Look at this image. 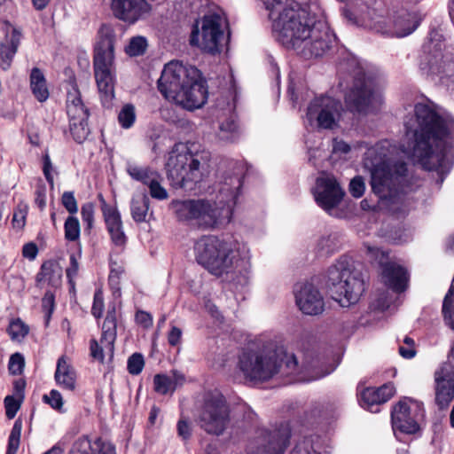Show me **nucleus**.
<instances>
[{
  "label": "nucleus",
  "instance_id": "bb28decb",
  "mask_svg": "<svg viewBox=\"0 0 454 454\" xmlns=\"http://www.w3.org/2000/svg\"><path fill=\"white\" fill-rule=\"evenodd\" d=\"M67 113L69 120L82 121L89 118V110L85 106L76 85H73L67 92Z\"/></svg>",
  "mask_w": 454,
  "mask_h": 454
},
{
  "label": "nucleus",
  "instance_id": "7c9ffc66",
  "mask_svg": "<svg viewBox=\"0 0 454 454\" xmlns=\"http://www.w3.org/2000/svg\"><path fill=\"white\" fill-rule=\"evenodd\" d=\"M320 447L318 435L304 436L296 442L291 454H319Z\"/></svg>",
  "mask_w": 454,
  "mask_h": 454
},
{
  "label": "nucleus",
  "instance_id": "6e6d98bb",
  "mask_svg": "<svg viewBox=\"0 0 454 454\" xmlns=\"http://www.w3.org/2000/svg\"><path fill=\"white\" fill-rule=\"evenodd\" d=\"M5 414L8 419H13L20 408V402L12 395L4 398Z\"/></svg>",
  "mask_w": 454,
  "mask_h": 454
},
{
  "label": "nucleus",
  "instance_id": "20e7f679",
  "mask_svg": "<svg viewBox=\"0 0 454 454\" xmlns=\"http://www.w3.org/2000/svg\"><path fill=\"white\" fill-rule=\"evenodd\" d=\"M158 90L167 100L190 111L201 107L207 98L200 70L178 60L165 65Z\"/></svg>",
  "mask_w": 454,
  "mask_h": 454
},
{
  "label": "nucleus",
  "instance_id": "69168bd1",
  "mask_svg": "<svg viewBox=\"0 0 454 454\" xmlns=\"http://www.w3.org/2000/svg\"><path fill=\"white\" fill-rule=\"evenodd\" d=\"M102 330L111 333H116V317L114 308L107 312L104 320Z\"/></svg>",
  "mask_w": 454,
  "mask_h": 454
},
{
  "label": "nucleus",
  "instance_id": "a878e982",
  "mask_svg": "<svg viewBox=\"0 0 454 454\" xmlns=\"http://www.w3.org/2000/svg\"><path fill=\"white\" fill-rule=\"evenodd\" d=\"M54 378L57 384L62 388L69 391L75 389L76 373L66 356H61L58 359Z\"/></svg>",
  "mask_w": 454,
  "mask_h": 454
},
{
  "label": "nucleus",
  "instance_id": "f03ea898",
  "mask_svg": "<svg viewBox=\"0 0 454 454\" xmlns=\"http://www.w3.org/2000/svg\"><path fill=\"white\" fill-rule=\"evenodd\" d=\"M272 21L276 39L304 58L320 57L334 35L325 23L316 20L294 0H262Z\"/></svg>",
  "mask_w": 454,
  "mask_h": 454
},
{
  "label": "nucleus",
  "instance_id": "a211bd4d",
  "mask_svg": "<svg viewBox=\"0 0 454 454\" xmlns=\"http://www.w3.org/2000/svg\"><path fill=\"white\" fill-rule=\"evenodd\" d=\"M434 403L446 410L454 400V366L442 363L434 372Z\"/></svg>",
  "mask_w": 454,
  "mask_h": 454
},
{
  "label": "nucleus",
  "instance_id": "4468645a",
  "mask_svg": "<svg viewBox=\"0 0 454 454\" xmlns=\"http://www.w3.org/2000/svg\"><path fill=\"white\" fill-rule=\"evenodd\" d=\"M373 262H377L381 268V280L394 293L401 294L408 288L410 279L408 270L393 261L387 252L371 247V265Z\"/></svg>",
  "mask_w": 454,
  "mask_h": 454
},
{
  "label": "nucleus",
  "instance_id": "a19ab883",
  "mask_svg": "<svg viewBox=\"0 0 454 454\" xmlns=\"http://www.w3.org/2000/svg\"><path fill=\"white\" fill-rule=\"evenodd\" d=\"M153 388L160 395H167L169 392L173 393L172 379L166 374H156L153 377Z\"/></svg>",
  "mask_w": 454,
  "mask_h": 454
},
{
  "label": "nucleus",
  "instance_id": "7ed1b4c3",
  "mask_svg": "<svg viewBox=\"0 0 454 454\" xmlns=\"http://www.w3.org/2000/svg\"><path fill=\"white\" fill-rule=\"evenodd\" d=\"M283 364L286 373L296 375L299 381H311L329 373L317 372V361H305L300 365L296 356L287 354L283 346L272 341L245 349L239 355L238 366L246 380L263 382L278 374Z\"/></svg>",
  "mask_w": 454,
  "mask_h": 454
},
{
  "label": "nucleus",
  "instance_id": "c756f323",
  "mask_svg": "<svg viewBox=\"0 0 454 454\" xmlns=\"http://www.w3.org/2000/svg\"><path fill=\"white\" fill-rule=\"evenodd\" d=\"M150 200L145 193H139L133 196L131 200L130 210L135 222L143 223L146 221L148 215Z\"/></svg>",
  "mask_w": 454,
  "mask_h": 454
},
{
  "label": "nucleus",
  "instance_id": "ddd939ff",
  "mask_svg": "<svg viewBox=\"0 0 454 454\" xmlns=\"http://www.w3.org/2000/svg\"><path fill=\"white\" fill-rule=\"evenodd\" d=\"M425 418L423 403L410 397H403L391 411V422L394 432L400 431L414 434L420 430V423Z\"/></svg>",
  "mask_w": 454,
  "mask_h": 454
},
{
  "label": "nucleus",
  "instance_id": "72a5a7b5",
  "mask_svg": "<svg viewBox=\"0 0 454 454\" xmlns=\"http://www.w3.org/2000/svg\"><path fill=\"white\" fill-rule=\"evenodd\" d=\"M340 247V237L337 234H329L319 239L317 247L322 255H328L336 252Z\"/></svg>",
  "mask_w": 454,
  "mask_h": 454
},
{
  "label": "nucleus",
  "instance_id": "603ef678",
  "mask_svg": "<svg viewBox=\"0 0 454 454\" xmlns=\"http://www.w3.org/2000/svg\"><path fill=\"white\" fill-rule=\"evenodd\" d=\"M366 189L364 177L356 176L350 180L349 192L355 198H360L364 195Z\"/></svg>",
  "mask_w": 454,
  "mask_h": 454
},
{
  "label": "nucleus",
  "instance_id": "aec40b11",
  "mask_svg": "<svg viewBox=\"0 0 454 454\" xmlns=\"http://www.w3.org/2000/svg\"><path fill=\"white\" fill-rule=\"evenodd\" d=\"M295 301L300 310L306 315L316 316L324 311L325 301L317 286L310 282H302L295 285Z\"/></svg>",
  "mask_w": 454,
  "mask_h": 454
},
{
  "label": "nucleus",
  "instance_id": "de8ad7c7",
  "mask_svg": "<svg viewBox=\"0 0 454 454\" xmlns=\"http://www.w3.org/2000/svg\"><path fill=\"white\" fill-rule=\"evenodd\" d=\"M383 237H387L395 244L407 243L412 239V233L410 229H401L391 231L390 233H381Z\"/></svg>",
  "mask_w": 454,
  "mask_h": 454
},
{
  "label": "nucleus",
  "instance_id": "4d7b16f0",
  "mask_svg": "<svg viewBox=\"0 0 454 454\" xmlns=\"http://www.w3.org/2000/svg\"><path fill=\"white\" fill-rule=\"evenodd\" d=\"M61 203L71 215L77 213L78 205L73 192H65L61 197Z\"/></svg>",
  "mask_w": 454,
  "mask_h": 454
},
{
  "label": "nucleus",
  "instance_id": "393cba45",
  "mask_svg": "<svg viewBox=\"0 0 454 454\" xmlns=\"http://www.w3.org/2000/svg\"><path fill=\"white\" fill-rule=\"evenodd\" d=\"M21 38V33L12 27V32L6 33L4 39L0 43V67L3 70H8L18 51Z\"/></svg>",
  "mask_w": 454,
  "mask_h": 454
},
{
  "label": "nucleus",
  "instance_id": "9d476101",
  "mask_svg": "<svg viewBox=\"0 0 454 454\" xmlns=\"http://www.w3.org/2000/svg\"><path fill=\"white\" fill-rule=\"evenodd\" d=\"M420 69L427 74L453 77L454 82V55L445 49L441 35L436 32L430 34L429 41L423 46Z\"/></svg>",
  "mask_w": 454,
  "mask_h": 454
},
{
  "label": "nucleus",
  "instance_id": "4be33fe9",
  "mask_svg": "<svg viewBox=\"0 0 454 454\" xmlns=\"http://www.w3.org/2000/svg\"><path fill=\"white\" fill-rule=\"evenodd\" d=\"M114 15L123 21L134 23L151 11L145 0H112Z\"/></svg>",
  "mask_w": 454,
  "mask_h": 454
},
{
  "label": "nucleus",
  "instance_id": "0e129e2a",
  "mask_svg": "<svg viewBox=\"0 0 454 454\" xmlns=\"http://www.w3.org/2000/svg\"><path fill=\"white\" fill-rule=\"evenodd\" d=\"M104 309L103 294L100 290H98L94 294V301L91 309V312L94 317H99L102 315Z\"/></svg>",
  "mask_w": 454,
  "mask_h": 454
},
{
  "label": "nucleus",
  "instance_id": "412c9836",
  "mask_svg": "<svg viewBox=\"0 0 454 454\" xmlns=\"http://www.w3.org/2000/svg\"><path fill=\"white\" fill-rule=\"evenodd\" d=\"M345 104L347 108L356 114H366L369 107V86L364 72L357 69L353 82L346 92Z\"/></svg>",
  "mask_w": 454,
  "mask_h": 454
},
{
  "label": "nucleus",
  "instance_id": "cd10ccee",
  "mask_svg": "<svg viewBox=\"0 0 454 454\" xmlns=\"http://www.w3.org/2000/svg\"><path fill=\"white\" fill-rule=\"evenodd\" d=\"M100 41L97 44L95 48L94 56L100 55L101 57H108L114 58V28L107 24H104L101 26L98 31Z\"/></svg>",
  "mask_w": 454,
  "mask_h": 454
},
{
  "label": "nucleus",
  "instance_id": "49530a36",
  "mask_svg": "<svg viewBox=\"0 0 454 454\" xmlns=\"http://www.w3.org/2000/svg\"><path fill=\"white\" fill-rule=\"evenodd\" d=\"M116 338V333H111L102 330V336L98 342L101 346V349L105 351L109 358L114 356V341Z\"/></svg>",
  "mask_w": 454,
  "mask_h": 454
},
{
  "label": "nucleus",
  "instance_id": "2f4dec72",
  "mask_svg": "<svg viewBox=\"0 0 454 454\" xmlns=\"http://www.w3.org/2000/svg\"><path fill=\"white\" fill-rule=\"evenodd\" d=\"M395 393V386L390 382L386 383L371 392V412H378L380 410L378 408L373 410V406L387 403L392 398Z\"/></svg>",
  "mask_w": 454,
  "mask_h": 454
},
{
  "label": "nucleus",
  "instance_id": "5fc2aeb1",
  "mask_svg": "<svg viewBox=\"0 0 454 454\" xmlns=\"http://www.w3.org/2000/svg\"><path fill=\"white\" fill-rule=\"evenodd\" d=\"M95 206L92 202H87L82 206L81 215L83 223H86L88 229L93 227Z\"/></svg>",
  "mask_w": 454,
  "mask_h": 454
},
{
  "label": "nucleus",
  "instance_id": "2eb2a0df",
  "mask_svg": "<svg viewBox=\"0 0 454 454\" xmlns=\"http://www.w3.org/2000/svg\"><path fill=\"white\" fill-rule=\"evenodd\" d=\"M291 436L287 424H281L273 431L260 430L255 439L250 443V454H283Z\"/></svg>",
  "mask_w": 454,
  "mask_h": 454
},
{
  "label": "nucleus",
  "instance_id": "79ce46f5",
  "mask_svg": "<svg viewBox=\"0 0 454 454\" xmlns=\"http://www.w3.org/2000/svg\"><path fill=\"white\" fill-rule=\"evenodd\" d=\"M147 48V41L144 36H135L129 41L126 46L125 51L129 56H139L145 52Z\"/></svg>",
  "mask_w": 454,
  "mask_h": 454
},
{
  "label": "nucleus",
  "instance_id": "6e6552de",
  "mask_svg": "<svg viewBox=\"0 0 454 454\" xmlns=\"http://www.w3.org/2000/svg\"><path fill=\"white\" fill-rule=\"evenodd\" d=\"M173 212L180 221H195L202 228H215L223 221H230V208L207 200H186L172 201Z\"/></svg>",
  "mask_w": 454,
  "mask_h": 454
},
{
  "label": "nucleus",
  "instance_id": "e433bc0d",
  "mask_svg": "<svg viewBox=\"0 0 454 454\" xmlns=\"http://www.w3.org/2000/svg\"><path fill=\"white\" fill-rule=\"evenodd\" d=\"M88 120H69L70 132L77 143H82L90 134Z\"/></svg>",
  "mask_w": 454,
  "mask_h": 454
},
{
  "label": "nucleus",
  "instance_id": "680f3d73",
  "mask_svg": "<svg viewBox=\"0 0 454 454\" xmlns=\"http://www.w3.org/2000/svg\"><path fill=\"white\" fill-rule=\"evenodd\" d=\"M113 242L117 246H121L126 242V236L122 230V223L108 229Z\"/></svg>",
  "mask_w": 454,
  "mask_h": 454
},
{
  "label": "nucleus",
  "instance_id": "338daca9",
  "mask_svg": "<svg viewBox=\"0 0 454 454\" xmlns=\"http://www.w3.org/2000/svg\"><path fill=\"white\" fill-rule=\"evenodd\" d=\"M79 270V263L74 254L70 255V264L67 267L66 273L69 282L74 285V278L77 276Z\"/></svg>",
  "mask_w": 454,
  "mask_h": 454
},
{
  "label": "nucleus",
  "instance_id": "dca6fc26",
  "mask_svg": "<svg viewBox=\"0 0 454 454\" xmlns=\"http://www.w3.org/2000/svg\"><path fill=\"white\" fill-rule=\"evenodd\" d=\"M341 111L340 101L330 97L315 98L309 106L307 118L311 121L317 120L321 129H333L339 121Z\"/></svg>",
  "mask_w": 454,
  "mask_h": 454
},
{
  "label": "nucleus",
  "instance_id": "ea45409f",
  "mask_svg": "<svg viewBox=\"0 0 454 454\" xmlns=\"http://www.w3.org/2000/svg\"><path fill=\"white\" fill-rule=\"evenodd\" d=\"M118 121L123 129H129L136 121L135 107L131 104H126L118 114Z\"/></svg>",
  "mask_w": 454,
  "mask_h": 454
},
{
  "label": "nucleus",
  "instance_id": "b1692460",
  "mask_svg": "<svg viewBox=\"0 0 454 454\" xmlns=\"http://www.w3.org/2000/svg\"><path fill=\"white\" fill-rule=\"evenodd\" d=\"M385 87L386 77L384 72L378 67H371V114H378L383 108Z\"/></svg>",
  "mask_w": 454,
  "mask_h": 454
},
{
  "label": "nucleus",
  "instance_id": "39448f33",
  "mask_svg": "<svg viewBox=\"0 0 454 454\" xmlns=\"http://www.w3.org/2000/svg\"><path fill=\"white\" fill-rule=\"evenodd\" d=\"M364 268L362 262L340 256L327 269V287L341 307L356 303L364 292Z\"/></svg>",
  "mask_w": 454,
  "mask_h": 454
},
{
  "label": "nucleus",
  "instance_id": "052dcab7",
  "mask_svg": "<svg viewBox=\"0 0 454 454\" xmlns=\"http://www.w3.org/2000/svg\"><path fill=\"white\" fill-rule=\"evenodd\" d=\"M124 270L121 266L115 264V267H112L109 274V285L113 289L120 290V278Z\"/></svg>",
  "mask_w": 454,
  "mask_h": 454
},
{
  "label": "nucleus",
  "instance_id": "bf43d9fd",
  "mask_svg": "<svg viewBox=\"0 0 454 454\" xmlns=\"http://www.w3.org/2000/svg\"><path fill=\"white\" fill-rule=\"evenodd\" d=\"M43 400L56 410H60L63 406L62 396L57 390H51L49 395H44Z\"/></svg>",
  "mask_w": 454,
  "mask_h": 454
},
{
  "label": "nucleus",
  "instance_id": "3c124183",
  "mask_svg": "<svg viewBox=\"0 0 454 454\" xmlns=\"http://www.w3.org/2000/svg\"><path fill=\"white\" fill-rule=\"evenodd\" d=\"M145 365V360L141 354L135 353L128 360V370L132 375L139 374Z\"/></svg>",
  "mask_w": 454,
  "mask_h": 454
},
{
  "label": "nucleus",
  "instance_id": "8fccbe9b",
  "mask_svg": "<svg viewBox=\"0 0 454 454\" xmlns=\"http://www.w3.org/2000/svg\"><path fill=\"white\" fill-rule=\"evenodd\" d=\"M159 178V175L156 174L154 178H152L147 185L150 190V195L154 199L162 200H166L168 197V194L167 190L160 184Z\"/></svg>",
  "mask_w": 454,
  "mask_h": 454
},
{
  "label": "nucleus",
  "instance_id": "f257e3e1",
  "mask_svg": "<svg viewBox=\"0 0 454 454\" xmlns=\"http://www.w3.org/2000/svg\"><path fill=\"white\" fill-rule=\"evenodd\" d=\"M414 117L404 121L407 145L396 147L382 140L371 147V188L378 198L379 208L397 218L407 213L408 194L416 186L403 158L441 174L452 165L454 119L439 115L424 103L415 105Z\"/></svg>",
  "mask_w": 454,
  "mask_h": 454
},
{
  "label": "nucleus",
  "instance_id": "e2e57ef3",
  "mask_svg": "<svg viewBox=\"0 0 454 454\" xmlns=\"http://www.w3.org/2000/svg\"><path fill=\"white\" fill-rule=\"evenodd\" d=\"M42 306L46 312V323H48L54 309V295L51 292L45 293L42 300Z\"/></svg>",
  "mask_w": 454,
  "mask_h": 454
},
{
  "label": "nucleus",
  "instance_id": "4c0bfd02",
  "mask_svg": "<svg viewBox=\"0 0 454 454\" xmlns=\"http://www.w3.org/2000/svg\"><path fill=\"white\" fill-rule=\"evenodd\" d=\"M99 198L103 202L102 212L107 230L111 228L113 229V227L121 224L122 222L118 210L113 207L108 206L101 195H99Z\"/></svg>",
  "mask_w": 454,
  "mask_h": 454
},
{
  "label": "nucleus",
  "instance_id": "6ab92c4d",
  "mask_svg": "<svg viewBox=\"0 0 454 454\" xmlns=\"http://www.w3.org/2000/svg\"><path fill=\"white\" fill-rule=\"evenodd\" d=\"M371 29L378 33L392 35L397 37H404L413 33L419 25V19L415 12L402 11L394 20V30L390 31L387 19L383 16L371 17Z\"/></svg>",
  "mask_w": 454,
  "mask_h": 454
},
{
  "label": "nucleus",
  "instance_id": "5701e85b",
  "mask_svg": "<svg viewBox=\"0 0 454 454\" xmlns=\"http://www.w3.org/2000/svg\"><path fill=\"white\" fill-rule=\"evenodd\" d=\"M218 189L219 204L230 208L232 214V207L236 204L239 191L242 186V180L239 175L225 176L220 182Z\"/></svg>",
  "mask_w": 454,
  "mask_h": 454
},
{
  "label": "nucleus",
  "instance_id": "9b49d317",
  "mask_svg": "<svg viewBox=\"0 0 454 454\" xmlns=\"http://www.w3.org/2000/svg\"><path fill=\"white\" fill-rule=\"evenodd\" d=\"M313 194L317 205L329 215L343 216L351 211L348 200H342L345 192L333 176L317 178Z\"/></svg>",
  "mask_w": 454,
  "mask_h": 454
},
{
  "label": "nucleus",
  "instance_id": "37998d69",
  "mask_svg": "<svg viewBox=\"0 0 454 454\" xmlns=\"http://www.w3.org/2000/svg\"><path fill=\"white\" fill-rule=\"evenodd\" d=\"M65 238L68 241H75L80 237V223L74 216H68L65 222Z\"/></svg>",
  "mask_w": 454,
  "mask_h": 454
},
{
  "label": "nucleus",
  "instance_id": "1a4fd4ad",
  "mask_svg": "<svg viewBox=\"0 0 454 454\" xmlns=\"http://www.w3.org/2000/svg\"><path fill=\"white\" fill-rule=\"evenodd\" d=\"M231 411L225 398L220 394L205 396L198 415L197 423L207 434L220 436L229 427Z\"/></svg>",
  "mask_w": 454,
  "mask_h": 454
},
{
  "label": "nucleus",
  "instance_id": "f3484780",
  "mask_svg": "<svg viewBox=\"0 0 454 454\" xmlns=\"http://www.w3.org/2000/svg\"><path fill=\"white\" fill-rule=\"evenodd\" d=\"M94 56L93 69L96 83L104 105L114 97V58Z\"/></svg>",
  "mask_w": 454,
  "mask_h": 454
},
{
  "label": "nucleus",
  "instance_id": "0eeeda50",
  "mask_svg": "<svg viewBox=\"0 0 454 454\" xmlns=\"http://www.w3.org/2000/svg\"><path fill=\"white\" fill-rule=\"evenodd\" d=\"M200 165L198 155H193L184 145H175L166 163L167 176L172 187L194 191L202 178Z\"/></svg>",
  "mask_w": 454,
  "mask_h": 454
},
{
  "label": "nucleus",
  "instance_id": "a18cd8bd",
  "mask_svg": "<svg viewBox=\"0 0 454 454\" xmlns=\"http://www.w3.org/2000/svg\"><path fill=\"white\" fill-rule=\"evenodd\" d=\"M23 427V423L21 419H17L13 424V427L11 430L9 439H8V446L7 449L18 451L20 443V436L21 431Z\"/></svg>",
  "mask_w": 454,
  "mask_h": 454
},
{
  "label": "nucleus",
  "instance_id": "58836bf2",
  "mask_svg": "<svg viewBox=\"0 0 454 454\" xmlns=\"http://www.w3.org/2000/svg\"><path fill=\"white\" fill-rule=\"evenodd\" d=\"M69 454H97L95 442L86 436L80 437L73 443Z\"/></svg>",
  "mask_w": 454,
  "mask_h": 454
},
{
  "label": "nucleus",
  "instance_id": "423d86ee",
  "mask_svg": "<svg viewBox=\"0 0 454 454\" xmlns=\"http://www.w3.org/2000/svg\"><path fill=\"white\" fill-rule=\"evenodd\" d=\"M194 251L197 262L215 277L228 275L239 267V250L235 245L215 236L200 238Z\"/></svg>",
  "mask_w": 454,
  "mask_h": 454
},
{
  "label": "nucleus",
  "instance_id": "09e8293b",
  "mask_svg": "<svg viewBox=\"0 0 454 454\" xmlns=\"http://www.w3.org/2000/svg\"><path fill=\"white\" fill-rule=\"evenodd\" d=\"M28 211V206L25 203H20L13 212L12 223L13 228L23 229L26 223V217Z\"/></svg>",
  "mask_w": 454,
  "mask_h": 454
},
{
  "label": "nucleus",
  "instance_id": "774afa93",
  "mask_svg": "<svg viewBox=\"0 0 454 454\" xmlns=\"http://www.w3.org/2000/svg\"><path fill=\"white\" fill-rule=\"evenodd\" d=\"M95 449H97V454H115V448L110 442H105L100 438L95 441Z\"/></svg>",
  "mask_w": 454,
  "mask_h": 454
},
{
  "label": "nucleus",
  "instance_id": "13d9d810",
  "mask_svg": "<svg viewBox=\"0 0 454 454\" xmlns=\"http://www.w3.org/2000/svg\"><path fill=\"white\" fill-rule=\"evenodd\" d=\"M399 354L405 359L413 358L416 355L414 340L409 337H405L403 344L399 347Z\"/></svg>",
  "mask_w": 454,
  "mask_h": 454
},
{
  "label": "nucleus",
  "instance_id": "c85d7f7f",
  "mask_svg": "<svg viewBox=\"0 0 454 454\" xmlns=\"http://www.w3.org/2000/svg\"><path fill=\"white\" fill-rule=\"evenodd\" d=\"M30 88L33 95L39 102H44L49 98L46 79L42 71L34 67L30 74Z\"/></svg>",
  "mask_w": 454,
  "mask_h": 454
},
{
  "label": "nucleus",
  "instance_id": "c03bdc74",
  "mask_svg": "<svg viewBox=\"0 0 454 454\" xmlns=\"http://www.w3.org/2000/svg\"><path fill=\"white\" fill-rule=\"evenodd\" d=\"M28 326L20 318L12 320L8 327V333L13 340H20L28 333Z\"/></svg>",
  "mask_w": 454,
  "mask_h": 454
},
{
  "label": "nucleus",
  "instance_id": "864d4df0",
  "mask_svg": "<svg viewBox=\"0 0 454 454\" xmlns=\"http://www.w3.org/2000/svg\"><path fill=\"white\" fill-rule=\"evenodd\" d=\"M25 366V360L21 354L15 353L11 356L9 361V372L13 375L21 374Z\"/></svg>",
  "mask_w": 454,
  "mask_h": 454
},
{
  "label": "nucleus",
  "instance_id": "473e14b6",
  "mask_svg": "<svg viewBox=\"0 0 454 454\" xmlns=\"http://www.w3.org/2000/svg\"><path fill=\"white\" fill-rule=\"evenodd\" d=\"M393 303L392 296L387 291L381 292L373 304H371V317L380 319L386 317V312Z\"/></svg>",
  "mask_w": 454,
  "mask_h": 454
},
{
  "label": "nucleus",
  "instance_id": "f8f14e48",
  "mask_svg": "<svg viewBox=\"0 0 454 454\" xmlns=\"http://www.w3.org/2000/svg\"><path fill=\"white\" fill-rule=\"evenodd\" d=\"M226 24V17L222 11L205 15L200 28L195 26L192 29L190 43L204 51L216 53L220 51L223 38V27Z\"/></svg>",
  "mask_w": 454,
  "mask_h": 454
},
{
  "label": "nucleus",
  "instance_id": "c9c22d12",
  "mask_svg": "<svg viewBox=\"0 0 454 454\" xmlns=\"http://www.w3.org/2000/svg\"><path fill=\"white\" fill-rule=\"evenodd\" d=\"M127 172L133 179L140 181L145 184H147L157 174L147 167H141L136 164H129L127 167Z\"/></svg>",
  "mask_w": 454,
  "mask_h": 454
},
{
  "label": "nucleus",
  "instance_id": "f704fd0d",
  "mask_svg": "<svg viewBox=\"0 0 454 454\" xmlns=\"http://www.w3.org/2000/svg\"><path fill=\"white\" fill-rule=\"evenodd\" d=\"M239 135V127L233 118L223 121L219 127V137L222 140L235 141Z\"/></svg>",
  "mask_w": 454,
  "mask_h": 454
}]
</instances>
